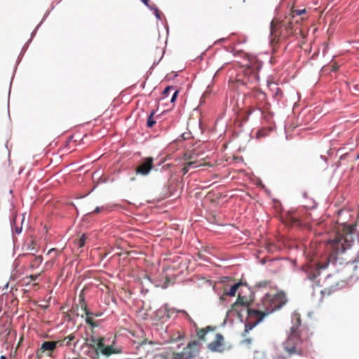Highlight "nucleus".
<instances>
[{"mask_svg": "<svg viewBox=\"0 0 359 359\" xmlns=\"http://www.w3.org/2000/svg\"><path fill=\"white\" fill-rule=\"evenodd\" d=\"M354 225H341L337 230L334 238L327 242V248L330 254L325 262L311 263L306 266L307 278L315 281L316 285L323 289L320 293L323 296L330 295L339 289V283L342 282L338 273L327 275L322 281L321 279L316 280L320 276L321 269L327 268L328 263L335 262L339 256L350 250L354 243Z\"/></svg>", "mask_w": 359, "mask_h": 359, "instance_id": "1", "label": "nucleus"}, {"mask_svg": "<svg viewBox=\"0 0 359 359\" xmlns=\"http://www.w3.org/2000/svg\"><path fill=\"white\" fill-rule=\"evenodd\" d=\"M248 63L245 65L243 70L244 83L254 84L255 87L250 93L252 103L257 106L259 110L269 104L266 100V95L258 88L256 86L259 83V71L262 67V62L255 57L248 56Z\"/></svg>", "mask_w": 359, "mask_h": 359, "instance_id": "2", "label": "nucleus"}, {"mask_svg": "<svg viewBox=\"0 0 359 359\" xmlns=\"http://www.w3.org/2000/svg\"><path fill=\"white\" fill-rule=\"evenodd\" d=\"M299 325L300 318H297V324L291 327L287 339L283 344L285 351L289 355H304L307 348V342H304L300 337Z\"/></svg>", "mask_w": 359, "mask_h": 359, "instance_id": "3", "label": "nucleus"}, {"mask_svg": "<svg viewBox=\"0 0 359 359\" xmlns=\"http://www.w3.org/2000/svg\"><path fill=\"white\" fill-rule=\"evenodd\" d=\"M287 301L285 293L282 291L274 294H266L262 299L263 311H261V312L266 316L280 309L286 304Z\"/></svg>", "mask_w": 359, "mask_h": 359, "instance_id": "4", "label": "nucleus"}, {"mask_svg": "<svg viewBox=\"0 0 359 359\" xmlns=\"http://www.w3.org/2000/svg\"><path fill=\"white\" fill-rule=\"evenodd\" d=\"M209 331H212V334H214V340L209 343L208 345V348L213 352H222L225 349L224 337L219 333H214L213 330L210 327H207L205 329H201L197 332V336L199 341H206L205 336L208 334Z\"/></svg>", "mask_w": 359, "mask_h": 359, "instance_id": "5", "label": "nucleus"}, {"mask_svg": "<svg viewBox=\"0 0 359 359\" xmlns=\"http://www.w3.org/2000/svg\"><path fill=\"white\" fill-rule=\"evenodd\" d=\"M201 346L199 340L190 341L180 353H173L172 359H194L198 355Z\"/></svg>", "mask_w": 359, "mask_h": 359, "instance_id": "6", "label": "nucleus"}, {"mask_svg": "<svg viewBox=\"0 0 359 359\" xmlns=\"http://www.w3.org/2000/svg\"><path fill=\"white\" fill-rule=\"evenodd\" d=\"M248 321L245 324V331L252 330L264 317V314L260 310L248 309Z\"/></svg>", "mask_w": 359, "mask_h": 359, "instance_id": "7", "label": "nucleus"}, {"mask_svg": "<svg viewBox=\"0 0 359 359\" xmlns=\"http://www.w3.org/2000/svg\"><path fill=\"white\" fill-rule=\"evenodd\" d=\"M154 168V159L152 157L144 158L140 165L135 168L137 175L146 176Z\"/></svg>", "mask_w": 359, "mask_h": 359, "instance_id": "8", "label": "nucleus"}, {"mask_svg": "<svg viewBox=\"0 0 359 359\" xmlns=\"http://www.w3.org/2000/svg\"><path fill=\"white\" fill-rule=\"evenodd\" d=\"M99 353L104 355L109 356L112 354L121 353V349L115 347V341L114 340L110 345H105L104 342L103 346L99 349Z\"/></svg>", "mask_w": 359, "mask_h": 359, "instance_id": "9", "label": "nucleus"}, {"mask_svg": "<svg viewBox=\"0 0 359 359\" xmlns=\"http://www.w3.org/2000/svg\"><path fill=\"white\" fill-rule=\"evenodd\" d=\"M292 17L288 18L286 22H283L280 26L281 28L284 27L285 30V35H290L293 33V31H296L298 29L297 24L299 22V20H297L295 24H294L292 21Z\"/></svg>", "mask_w": 359, "mask_h": 359, "instance_id": "10", "label": "nucleus"}, {"mask_svg": "<svg viewBox=\"0 0 359 359\" xmlns=\"http://www.w3.org/2000/svg\"><path fill=\"white\" fill-rule=\"evenodd\" d=\"M76 306L77 310L79 308H80L81 311V313L77 312L76 313V316H81L82 318H83L84 315H93V313H90L88 309L87 304L85 302L84 297L83 294L79 295V302Z\"/></svg>", "mask_w": 359, "mask_h": 359, "instance_id": "11", "label": "nucleus"}, {"mask_svg": "<svg viewBox=\"0 0 359 359\" xmlns=\"http://www.w3.org/2000/svg\"><path fill=\"white\" fill-rule=\"evenodd\" d=\"M184 159L185 162H194V164L192 165L194 168H198L203 165L198 161V154L193 151H187L184 155Z\"/></svg>", "mask_w": 359, "mask_h": 359, "instance_id": "12", "label": "nucleus"}, {"mask_svg": "<svg viewBox=\"0 0 359 359\" xmlns=\"http://www.w3.org/2000/svg\"><path fill=\"white\" fill-rule=\"evenodd\" d=\"M62 346V342L58 341H44L41 346L42 352L49 351L53 352L57 346Z\"/></svg>", "mask_w": 359, "mask_h": 359, "instance_id": "13", "label": "nucleus"}, {"mask_svg": "<svg viewBox=\"0 0 359 359\" xmlns=\"http://www.w3.org/2000/svg\"><path fill=\"white\" fill-rule=\"evenodd\" d=\"M104 341L105 339L104 337L92 336L90 339V344L89 345L93 347L96 351V353L98 354L99 349L103 346Z\"/></svg>", "mask_w": 359, "mask_h": 359, "instance_id": "14", "label": "nucleus"}, {"mask_svg": "<svg viewBox=\"0 0 359 359\" xmlns=\"http://www.w3.org/2000/svg\"><path fill=\"white\" fill-rule=\"evenodd\" d=\"M24 256H27L30 260L29 267L32 269H37L43 262V257L41 255L34 257L33 255H23Z\"/></svg>", "mask_w": 359, "mask_h": 359, "instance_id": "15", "label": "nucleus"}, {"mask_svg": "<svg viewBox=\"0 0 359 359\" xmlns=\"http://www.w3.org/2000/svg\"><path fill=\"white\" fill-rule=\"evenodd\" d=\"M171 92H173V93L171 97L170 102H174L177 97L178 90H176L173 86H167L162 93V97L164 99L168 97Z\"/></svg>", "mask_w": 359, "mask_h": 359, "instance_id": "16", "label": "nucleus"}, {"mask_svg": "<svg viewBox=\"0 0 359 359\" xmlns=\"http://www.w3.org/2000/svg\"><path fill=\"white\" fill-rule=\"evenodd\" d=\"M164 309L165 311H166L167 313V316L168 318H170L171 316L176 313V312H178V313H182L183 314H184L186 316H187L188 318H189L188 313L184 311V310H177L176 311L175 309H172V308H168V306L167 305H165L164 306Z\"/></svg>", "mask_w": 359, "mask_h": 359, "instance_id": "17", "label": "nucleus"}, {"mask_svg": "<svg viewBox=\"0 0 359 359\" xmlns=\"http://www.w3.org/2000/svg\"><path fill=\"white\" fill-rule=\"evenodd\" d=\"M254 359H269L266 357V354L264 352L257 351L255 354ZM273 359H287L283 355H278L276 358Z\"/></svg>", "mask_w": 359, "mask_h": 359, "instance_id": "18", "label": "nucleus"}, {"mask_svg": "<svg viewBox=\"0 0 359 359\" xmlns=\"http://www.w3.org/2000/svg\"><path fill=\"white\" fill-rule=\"evenodd\" d=\"M241 283L234 284L229 288L228 291H226L224 294L230 297H234Z\"/></svg>", "mask_w": 359, "mask_h": 359, "instance_id": "19", "label": "nucleus"}, {"mask_svg": "<svg viewBox=\"0 0 359 359\" xmlns=\"http://www.w3.org/2000/svg\"><path fill=\"white\" fill-rule=\"evenodd\" d=\"M75 339L74 334H71L69 336L64 338L62 340H58V341L62 342V345L69 346L72 341Z\"/></svg>", "mask_w": 359, "mask_h": 359, "instance_id": "20", "label": "nucleus"}, {"mask_svg": "<svg viewBox=\"0 0 359 359\" xmlns=\"http://www.w3.org/2000/svg\"><path fill=\"white\" fill-rule=\"evenodd\" d=\"M42 273L40 272L38 274H34V275H30L29 276H26L25 278H24V280L25 282V283L27 285V284H30L32 281H35L36 280H37V278H39V276Z\"/></svg>", "mask_w": 359, "mask_h": 359, "instance_id": "21", "label": "nucleus"}, {"mask_svg": "<svg viewBox=\"0 0 359 359\" xmlns=\"http://www.w3.org/2000/svg\"><path fill=\"white\" fill-rule=\"evenodd\" d=\"M86 239L87 236L85 234H83L77 241H75V243L79 248H81L85 245Z\"/></svg>", "mask_w": 359, "mask_h": 359, "instance_id": "22", "label": "nucleus"}, {"mask_svg": "<svg viewBox=\"0 0 359 359\" xmlns=\"http://www.w3.org/2000/svg\"><path fill=\"white\" fill-rule=\"evenodd\" d=\"M238 305H242L247 306L248 305V302L245 299V297H241V295H238V299L235 304H233V306H237Z\"/></svg>", "mask_w": 359, "mask_h": 359, "instance_id": "23", "label": "nucleus"}, {"mask_svg": "<svg viewBox=\"0 0 359 359\" xmlns=\"http://www.w3.org/2000/svg\"><path fill=\"white\" fill-rule=\"evenodd\" d=\"M154 115V111H152L147 118V126L149 128H152L156 123V121L154 119V117H153Z\"/></svg>", "mask_w": 359, "mask_h": 359, "instance_id": "24", "label": "nucleus"}, {"mask_svg": "<svg viewBox=\"0 0 359 359\" xmlns=\"http://www.w3.org/2000/svg\"><path fill=\"white\" fill-rule=\"evenodd\" d=\"M306 13V9H292L291 11V17L294 18L296 16H300Z\"/></svg>", "mask_w": 359, "mask_h": 359, "instance_id": "25", "label": "nucleus"}, {"mask_svg": "<svg viewBox=\"0 0 359 359\" xmlns=\"http://www.w3.org/2000/svg\"><path fill=\"white\" fill-rule=\"evenodd\" d=\"M194 164V162H185L184 163V167L182 169V171L184 175H186L189 172L190 168H193L192 165Z\"/></svg>", "mask_w": 359, "mask_h": 359, "instance_id": "26", "label": "nucleus"}, {"mask_svg": "<svg viewBox=\"0 0 359 359\" xmlns=\"http://www.w3.org/2000/svg\"><path fill=\"white\" fill-rule=\"evenodd\" d=\"M55 261L53 259L48 261L46 262L43 269L41 271V273H43L44 271L51 269L54 265Z\"/></svg>", "mask_w": 359, "mask_h": 359, "instance_id": "27", "label": "nucleus"}, {"mask_svg": "<svg viewBox=\"0 0 359 359\" xmlns=\"http://www.w3.org/2000/svg\"><path fill=\"white\" fill-rule=\"evenodd\" d=\"M86 316V321L88 325H90L92 326L95 325V321L93 318L91 317L92 315H85Z\"/></svg>", "mask_w": 359, "mask_h": 359, "instance_id": "28", "label": "nucleus"}, {"mask_svg": "<svg viewBox=\"0 0 359 359\" xmlns=\"http://www.w3.org/2000/svg\"><path fill=\"white\" fill-rule=\"evenodd\" d=\"M279 26L276 25L273 21L271 22V34L276 36V28Z\"/></svg>", "mask_w": 359, "mask_h": 359, "instance_id": "29", "label": "nucleus"}, {"mask_svg": "<svg viewBox=\"0 0 359 359\" xmlns=\"http://www.w3.org/2000/svg\"><path fill=\"white\" fill-rule=\"evenodd\" d=\"M51 254H54L55 257L58 256L60 252L59 251L55 249V248H51L50 250H49V251L48 252V255H51Z\"/></svg>", "mask_w": 359, "mask_h": 359, "instance_id": "30", "label": "nucleus"}, {"mask_svg": "<svg viewBox=\"0 0 359 359\" xmlns=\"http://www.w3.org/2000/svg\"><path fill=\"white\" fill-rule=\"evenodd\" d=\"M330 67L331 71L335 72L338 69L339 66L337 65V64L336 62H334L330 64Z\"/></svg>", "mask_w": 359, "mask_h": 359, "instance_id": "31", "label": "nucleus"}, {"mask_svg": "<svg viewBox=\"0 0 359 359\" xmlns=\"http://www.w3.org/2000/svg\"><path fill=\"white\" fill-rule=\"evenodd\" d=\"M105 210V208L104 206L102 207H97L92 213H100L101 212H103Z\"/></svg>", "mask_w": 359, "mask_h": 359, "instance_id": "32", "label": "nucleus"}, {"mask_svg": "<svg viewBox=\"0 0 359 359\" xmlns=\"http://www.w3.org/2000/svg\"><path fill=\"white\" fill-rule=\"evenodd\" d=\"M278 95H280L281 97L283 95V92L280 88H277L276 92V96H278Z\"/></svg>", "mask_w": 359, "mask_h": 359, "instance_id": "33", "label": "nucleus"}, {"mask_svg": "<svg viewBox=\"0 0 359 359\" xmlns=\"http://www.w3.org/2000/svg\"><path fill=\"white\" fill-rule=\"evenodd\" d=\"M154 11H155V15H156V18H157L158 19H161V16H160V12H159V11H158L156 8H154Z\"/></svg>", "mask_w": 359, "mask_h": 359, "instance_id": "34", "label": "nucleus"}, {"mask_svg": "<svg viewBox=\"0 0 359 359\" xmlns=\"http://www.w3.org/2000/svg\"><path fill=\"white\" fill-rule=\"evenodd\" d=\"M142 1L144 5L149 7L151 9H153V8L151 6H150L149 4V0H142Z\"/></svg>", "mask_w": 359, "mask_h": 359, "instance_id": "35", "label": "nucleus"}, {"mask_svg": "<svg viewBox=\"0 0 359 359\" xmlns=\"http://www.w3.org/2000/svg\"><path fill=\"white\" fill-rule=\"evenodd\" d=\"M245 341V342H246V343H248V344H250V342H251V339H245V341Z\"/></svg>", "mask_w": 359, "mask_h": 359, "instance_id": "36", "label": "nucleus"}, {"mask_svg": "<svg viewBox=\"0 0 359 359\" xmlns=\"http://www.w3.org/2000/svg\"><path fill=\"white\" fill-rule=\"evenodd\" d=\"M0 359H6V356H4V355H1V358H0Z\"/></svg>", "mask_w": 359, "mask_h": 359, "instance_id": "37", "label": "nucleus"}, {"mask_svg": "<svg viewBox=\"0 0 359 359\" xmlns=\"http://www.w3.org/2000/svg\"><path fill=\"white\" fill-rule=\"evenodd\" d=\"M356 160L359 159V154H358V156H356L355 158Z\"/></svg>", "mask_w": 359, "mask_h": 359, "instance_id": "38", "label": "nucleus"}]
</instances>
